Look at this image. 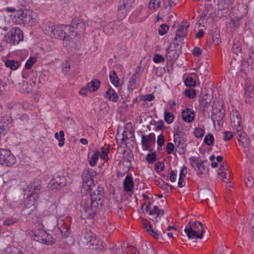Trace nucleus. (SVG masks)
Returning a JSON list of instances; mask_svg holds the SVG:
<instances>
[{"mask_svg": "<svg viewBox=\"0 0 254 254\" xmlns=\"http://www.w3.org/2000/svg\"><path fill=\"white\" fill-rule=\"evenodd\" d=\"M143 226L148 233L153 238L156 239L159 238L160 234L152 229V226L148 221H144L143 223Z\"/></svg>", "mask_w": 254, "mask_h": 254, "instance_id": "cd10ccee", "label": "nucleus"}, {"mask_svg": "<svg viewBox=\"0 0 254 254\" xmlns=\"http://www.w3.org/2000/svg\"><path fill=\"white\" fill-rule=\"evenodd\" d=\"M109 151L110 145L105 144L102 147L100 154L99 151H96L90 158H89V163L90 165L92 167L96 166L99 156L105 161H107L109 160L108 154Z\"/></svg>", "mask_w": 254, "mask_h": 254, "instance_id": "1a4fd4ad", "label": "nucleus"}, {"mask_svg": "<svg viewBox=\"0 0 254 254\" xmlns=\"http://www.w3.org/2000/svg\"><path fill=\"white\" fill-rule=\"evenodd\" d=\"M5 65L11 70H14L18 68L20 64L18 62L14 60H7L5 62Z\"/></svg>", "mask_w": 254, "mask_h": 254, "instance_id": "72a5a7b5", "label": "nucleus"}, {"mask_svg": "<svg viewBox=\"0 0 254 254\" xmlns=\"http://www.w3.org/2000/svg\"><path fill=\"white\" fill-rule=\"evenodd\" d=\"M155 170L156 172H159L163 171L164 165L163 163L161 162H157L154 165Z\"/></svg>", "mask_w": 254, "mask_h": 254, "instance_id": "052dcab7", "label": "nucleus"}, {"mask_svg": "<svg viewBox=\"0 0 254 254\" xmlns=\"http://www.w3.org/2000/svg\"><path fill=\"white\" fill-rule=\"evenodd\" d=\"M30 18V17H13V21L18 24H24V18Z\"/></svg>", "mask_w": 254, "mask_h": 254, "instance_id": "e2e57ef3", "label": "nucleus"}, {"mask_svg": "<svg viewBox=\"0 0 254 254\" xmlns=\"http://www.w3.org/2000/svg\"><path fill=\"white\" fill-rule=\"evenodd\" d=\"M212 113V119L214 124H216L217 123L219 126H222L223 124V119L225 116V111L222 108V105L219 104V108H216L213 106Z\"/></svg>", "mask_w": 254, "mask_h": 254, "instance_id": "9b49d317", "label": "nucleus"}, {"mask_svg": "<svg viewBox=\"0 0 254 254\" xmlns=\"http://www.w3.org/2000/svg\"><path fill=\"white\" fill-rule=\"evenodd\" d=\"M82 38L80 35L77 34L74 31V27L72 26L71 32L67 34L63 41L64 46L69 51L78 50L81 46Z\"/></svg>", "mask_w": 254, "mask_h": 254, "instance_id": "7ed1b4c3", "label": "nucleus"}, {"mask_svg": "<svg viewBox=\"0 0 254 254\" xmlns=\"http://www.w3.org/2000/svg\"><path fill=\"white\" fill-rule=\"evenodd\" d=\"M185 232L190 239H201L205 232L202 223L199 221L190 222L185 227Z\"/></svg>", "mask_w": 254, "mask_h": 254, "instance_id": "f03ea898", "label": "nucleus"}, {"mask_svg": "<svg viewBox=\"0 0 254 254\" xmlns=\"http://www.w3.org/2000/svg\"><path fill=\"white\" fill-rule=\"evenodd\" d=\"M205 161H200L198 166L197 167L196 170L195 171L197 172L198 174H206L208 172V168L204 164Z\"/></svg>", "mask_w": 254, "mask_h": 254, "instance_id": "473e14b6", "label": "nucleus"}, {"mask_svg": "<svg viewBox=\"0 0 254 254\" xmlns=\"http://www.w3.org/2000/svg\"><path fill=\"white\" fill-rule=\"evenodd\" d=\"M185 84L187 86L194 87L195 85V81L191 77L187 78L185 81Z\"/></svg>", "mask_w": 254, "mask_h": 254, "instance_id": "864d4df0", "label": "nucleus"}, {"mask_svg": "<svg viewBox=\"0 0 254 254\" xmlns=\"http://www.w3.org/2000/svg\"><path fill=\"white\" fill-rule=\"evenodd\" d=\"M232 51L237 55L241 51V45L238 41H234Z\"/></svg>", "mask_w": 254, "mask_h": 254, "instance_id": "8fccbe9b", "label": "nucleus"}, {"mask_svg": "<svg viewBox=\"0 0 254 254\" xmlns=\"http://www.w3.org/2000/svg\"><path fill=\"white\" fill-rule=\"evenodd\" d=\"M84 239L90 246H97L99 244V241L96 238L95 235L90 230L85 233Z\"/></svg>", "mask_w": 254, "mask_h": 254, "instance_id": "412c9836", "label": "nucleus"}, {"mask_svg": "<svg viewBox=\"0 0 254 254\" xmlns=\"http://www.w3.org/2000/svg\"><path fill=\"white\" fill-rule=\"evenodd\" d=\"M55 138L59 140V146L60 147H62L63 146H64V131L63 130H61L60 131V133H58V132H56L55 134Z\"/></svg>", "mask_w": 254, "mask_h": 254, "instance_id": "e433bc0d", "label": "nucleus"}, {"mask_svg": "<svg viewBox=\"0 0 254 254\" xmlns=\"http://www.w3.org/2000/svg\"><path fill=\"white\" fill-rule=\"evenodd\" d=\"M175 144L172 142H169L166 146V152L168 154H171L174 150Z\"/></svg>", "mask_w": 254, "mask_h": 254, "instance_id": "0e129e2a", "label": "nucleus"}, {"mask_svg": "<svg viewBox=\"0 0 254 254\" xmlns=\"http://www.w3.org/2000/svg\"><path fill=\"white\" fill-rule=\"evenodd\" d=\"M231 125L233 130L242 129V120L239 112L236 110H233L230 115Z\"/></svg>", "mask_w": 254, "mask_h": 254, "instance_id": "ddd939ff", "label": "nucleus"}, {"mask_svg": "<svg viewBox=\"0 0 254 254\" xmlns=\"http://www.w3.org/2000/svg\"><path fill=\"white\" fill-rule=\"evenodd\" d=\"M41 189V183L39 181H35L30 184L25 190L26 193L31 194H38L40 192Z\"/></svg>", "mask_w": 254, "mask_h": 254, "instance_id": "a211bd4d", "label": "nucleus"}, {"mask_svg": "<svg viewBox=\"0 0 254 254\" xmlns=\"http://www.w3.org/2000/svg\"><path fill=\"white\" fill-rule=\"evenodd\" d=\"M164 120L165 121L170 124L173 122L175 117L172 113L169 112L167 109L164 111Z\"/></svg>", "mask_w": 254, "mask_h": 254, "instance_id": "4c0bfd02", "label": "nucleus"}, {"mask_svg": "<svg viewBox=\"0 0 254 254\" xmlns=\"http://www.w3.org/2000/svg\"><path fill=\"white\" fill-rule=\"evenodd\" d=\"M164 211L163 209H159L157 205H154L152 209L148 212V214L150 216L149 219L156 223L160 219L161 217L164 215Z\"/></svg>", "mask_w": 254, "mask_h": 254, "instance_id": "f3484780", "label": "nucleus"}, {"mask_svg": "<svg viewBox=\"0 0 254 254\" xmlns=\"http://www.w3.org/2000/svg\"><path fill=\"white\" fill-rule=\"evenodd\" d=\"M134 1L135 0H120V5L118 8V14L128 15Z\"/></svg>", "mask_w": 254, "mask_h": 254, "instance_id": "4468645a", "label": "nucleus"}, {"mask_svg": "<svg viewBox=\"0 0 254 254\" xmlns=\"http://www.w3.org/2000/svg\"><path fill=\"white\" fill-rule=\"evenodd\" d=\"M68 176L64 172H58L54 176V178L50 181L48 187L49 189L54 190L57 187L65 186L68 181Z\"/></svg>", "mask_w": 254, "mask_h": 254, "instance_id": "0eeeda50", "label": "nucleus"}, {"mask_svg": "<svg viewBox=\"0 0 254 254\" xmlns=\"http://www.w3.org/2000/svg\"><path fill=\"white\" fill-rule=\"evenodd\" d=\"M200 161L198 157H196L195 156L190 157L189 158V161L190 165L191 167L193 168L194 170H196L197 167L199 164Z\"/></svg>", "mask_w": 254, "mask_h": 254, "instance_id": "a19ab883", "label": "nucleus"}, {"mask_svg": "<svg viewBox=\"0 0 254 254\" xmlns=\"http://www.w3.org/2000/svg\"><path fill=\"white\" fill-rule=\"evenodd\" d=\"M245 183L247 187L251 188L253 187L254 181L252 176H249L245 179Z\"/></svg>", "mask_w": 254, "mask_h": 254, "instance_id": "5fc2aeb1", "label": "nucleus"}, {"mask_svg": "<svg viewBox=\"0 0 254 254\" xmlns=\"http://www.w3.org/2000/svg\"><path fill=\"white\" fill-rule=\"evenodd\" d=\"M179 54L174 47L169 46L166 50V58L169 61H173L177 59Z\"/></svg>", "mask_w": 254, "mask_h": 254, "instance_id": "b1692460", "label": "nucleus"}, {"mask_svg": "<svg viewBox=\"0 0 254 254\" xmlns=\"http://www.w3.org/2000/svg\"><path fill=\"white\" fill-rule=\"evenodd\" d=\"M73 24L75 26L76 29H78L79 30L80 29L83 30L85 27V23L81 20H80L77 23H76V21H74Z\"/></svg>", "mask_w": 254, "mask_h": 254, "instance_id": "69168bd1", "label": "nucleus"}, {"mask_svg": "<svg viewBox=\"0 0 254 254\" xmlns=\"http://www.w3.org/2000/svg\"><path fill=\"white\" fill-rule=\"evenodd\" d=\"M245 101L246 103L252 104L254 103V93L248 90H245Z\"/></svg>", "mask_w": 254, "mask_h": 254, "instance_id": "f704fd0d", "label": "nucleus"}, {"mask_svg": "<svg viewBox=\"0 0 254 254\" xmlns=\"http://www.w3.org/2000/svg\"><path fill=\"white\" fill-rule=\"evenodd\" d=\"M155 142V135L153 133H150L147 135H142L141 144L142 149L144 150H150L152 144Z\"/></svg>", "mask_w": 254, "mask_h": 254, "instance_id": "dca6fc26", "label": "nucleus"}, {"mask_svg": "<svg viewBox=\"0 0 254 254\" xmlns=\"http://www.w3.org/2000/svg\"><path fill=\"white\" fill-rule=\"evenodd\" d=\"M212 100V96L210 95L205 94L202 95L199 100L200 108L203 111H206L210 105Z\"/></svg>", "mask_w": 254, "mask_h": 254, "instance_id": "aec40b11", "label": "nucleus"}, {"mask_svg": "<svg viewBox=\"0 0 254 254\" xmlns=\"http://www.w3.org/2000/svg\"><path fill=\"white\" fill-rule=\"evenodd\" d=\"M6 41L13 45H17L23 40L22 31L18 28H12L5 36Z\"/></svg>", "mask_w": 254, "mask_h": 254, "instance_id": "6e6552de", "label": "nucleus"}, {"mask_svg": "<svg viewBox=\"0 0 254 254\" xmlns=\"http://www.w3.org/2000/svg\"><path fill=\"white\" fill-rule=\"evenodd\" d=\"M190 25V23L188 21H182L176 31V36L174 40L180 42L183 41L184 38L187 36L188 29Z\"/></svg>", "mask_w": 254, "mask_h": 254, "instance_id": "f8f14e48", "label": "nucleus"}, {"mask_svg": "<svg viewBox=\"0 0 254 254\" xmlns=\"http://www.w3.org/2000/svg\"><path fill=\"white\" fill-rule=\"evenodd\" d=\"M183 139L180 136L178 132L174 133V142L176 147L178 148L182 147V141Z\"/></svg>", "mask_w": 254, "mask_h": 254, "instance_id": "79ce46f5", "label": "nucleus"}, {"mask_svg": "<svg viewBox=\"0 0 254 254\" xmlns=\"http://www.w3.org/2000/svg\"><path fill=\"white\" fill-rule=\"evenodd\" d=\"M214 140V138L212 134H207L204 139V142L207 145H211L213 144Z\"/></svg>", "mask_w": 254, "mask_h": 254, "instance_id": "a18cd8bd", "label": "nucleus"}, {"mask_svg": "<svg viewBox=\"0 0 254 254\" xmlns=\"http://www.w3.org/2000/svg\"><path fill=\"white\" fill-rule=\"evenodd\" d=\"M231 252L229 249L223 245L218 247L215 254H231Z\"/></svg>", "mask_w": 254, "mask_h": 254, "instance_id": "ea45409f", "label": "nucleus"}, {"mask_svg": "<svg viewBox=\"0 0 254 254\" xmlns=\"http://www.w3.org/2000/svg\"><path fill=\"white\" fill-rule=\"evenodd\" d=\"M123 84V82L120 79L117 73L114 71H112V84L115 87L119 88V93H120L122 89Z\"/></svg>", "mask_w": 254, "mask_h": 254, "instance_id": "c85d7f7f", "label": "nucleus"}, {"mask_svg": "<svg viewBox=\"0 0 254 254\" xmlns=\"http://www.w3.org/2000/svg\"><path fill=\"white\" fill-rule=\"evenodd\" d=\"M234 130L236 131L235 132V134L236 135V137L239 142L246 137V133L243 131V127H242V129H241L240 131L238 130Z\"/></svg>", "mask_w": 254, "mask_h": 254, "instance_id": "49530a36", "label": "nucleus"}, {"mask_svg": "<svg viewBox=\"0 0 254 254\" xmlns=\"http://www.w3.org/2000/svg\"><path fill=\"white\" fill-rule=\"evenodd\" d=\"M31 237L34 241L48 245L54 243L52 236L42 229H38L33 232Z\"/></svg>", "mask_w": 254, "mask_h": 254, "instance_id": "423d86ee", "label": "nucleus"}, {"mask_svg": "<svg viewBox=\"0 0 254 254\" xmlns=\"http://www.w3.org/2000/svg\"><path fill=\"white\" fill-rule=\"evenodd\" d=\"M227 165L226 163H223L220 166L219 169L217 171V174L219 176H220V175L222 173H224V172H227Z\"/></svg>", "mask_w": 254, "mask_h": 254, "instance_id": "3c124183", "label": "nucleus"}, {"mask_svg": "<svg viewBox=\"0 0 254 254\" xmlns=\"http://www.w3.org/2000/svg\"><path fill=\"white\" fill-rule=\"evenodd\" d=\"M194 135L197 138H202L204 134V130L201 127H196L193 131Z\"/></svg>", "mask_w": 254, "mask_h": 254, "instance_id": "c03bdc74", "label": "nucleus"}, {"mask_svg": "<svg viewBox=\"0 0 254 254\" xmlns=\"http://www.w3.org/2000/svg\"><path fill=\"white\" fill-rule=\"evenodd\" d=\"M11 119L7 116L2 117L0 126V134H4L9 130L11 125Z\"/></svg>", "mask_w": 254, "mask_h": 254, "instance_id": "6ab92c4d", "label": "nucleus"}, {"mask_svg": "<svg viewBox=\"0 0 254 254\" xmlns=\"http://www.w3.org/2000/svg\"><path fill=\"white\" fill-rule=\"evenodd\" d=\"M240 142L241 143L242 146L244 147L245 150L247 148H248L250 145V140L246 137L241 140Z\"/></svg>", "mask_w": 254, "mask_h": 254, "instance_id": "bf43d9fd", "label": "nucleus"}, {"mask_svg": "<svg viewBox=\"0 0 254 254\" xmlns=\"http://www.w3.org/2000/svg\"><path fill=\"white\" fill-rule=\"evenodd\" d=\"M182 116L185 122L190 123L194 118V113L192 109L187 108L183 111Z\"/></svg>", "mask_w": 254, "mask_h": 254, "instance_id": "5701e85b", "label": "nucleus"}, {"mask_svg": "<svg viewBox=\"0 0 254 254\" xmlns=\"http://www.w3.org/2000/svg\"><path fill=\"white\" fill-rule=\"evenodd\" d=\"M237 10L238 13H236L237 15H240V16H245L248 12V7L247 5L244 4H239Z\"/></svg>", "mask_w": 254, "mask_h": 254, "instance_id": "c9c22d12", "label": "nucleus"}, {"mask_svg": "<svg viewBox=\"0 0 254 254\" xmlns=\"http://www.w3.org/2000/svg\"><path fill=\"white\" fill-rule=\"evenodd\" d=\"M239 19L234 17V18H231L230 21L228 23V25L230 27H235L239 24Z\"/></svg>", "mask_w": 254, "mask_h": 254, "instance_id": "13d9d810", "label": "nucleus"}, {"mask_svg": "<svg viewBox=\"0 0 254 254\" xmlns=\"http://www.w3.org/2000/svg\"><path fill=\"white\" fill-rule=\"evenodd\" d=\"M100 82L98 80H93L88 83L87 85V88L90 92L96 91L100 87Z\"/></svg>", "mask_w": 254, "mask_h": 254, "instance_id": "7c9ffc66", "label": "nucleus"}, {"mask_svg": "<svg viewBox=\"0 0 254 254\" xmlns=\"http://www.w3.org/2000/svg\"><path fill=\"white\" fill-rule=\"evenodd\" d=\"M179 0H170V2L176 4ZM160 0H150L148 7L150 9H155L160 6Z\"/></svg>", "mask_w": 254, "mask_h": 254, "instance_id": "2f4dec72", "label": "nucleus"}, {"mask_svg": "<svg viewBox=\"0 0 254 254\" xmlns=\"http://www.w3.org/2000/svg\"><path fill=\"white\" fill-rule=\"evenodd\" d=\"M233 136V133L231 131H225L224 132V140L225 141L230 140Z\"/></svg>", "mask_w": 254, "mask_h": 254, "instance_id": "680f3d73", "label": "nucleus"}, {"mask_svg": "<svg viewBox=\"0 0 254 254\" xmlns=\"http://www.w3.org/2000/svg\"><path fill=\"white\" fill-rule=\"evenodd\" d=\"M123 186L124 190L126 191H131L133 188V180L132 177L129 175L127 176L124 181Z\"/></svg>", "mask_w": 254, "mask_h": 254, "instance_id": "a878e982", "label": "nucleus"}, {"mask_svg": "<svg viewBox=\"0 0 254 254\" xmlns=\"http://www.w3.org/2000/svg\"><path fill=\"white\" fill-rule=\"evenodd\" d=\"M95 187L92 190H85L89 191V195L83 196L79 205L82 217L85 219L93 218L99 207L102 205L101 196L103 189L96 185Z\"/></svg>", "mask_w": 254, "mask_h": 254, "instance_id": "f257e3e1", "label": "nucleus"}, {"mask_svg": "<svg viewBox=\"0 0 254 254\" xmlns=\"http://www.w3.org/2000/svg\"><path fill=\"white\" fill-rule=\"evenodd\" d=\"M242 65L247 66V67H250L252 69L254 70V58L250 57L247 61L242 63Z\"/></svg>", "mask_w": 254, "mask_h": 254, "instance_id": "37998d69", "label": "nucleus"}, {"mask_svg": "<svg viewBox=\"0 0 254 254\" xmlns=\"http://www.w3.org/2000/svg\"><path fill=\"white\" fill-rule=\"evenodd\" d=\"M36 59L33 57H30L26 62L25 67L27 69L31 68L33 64L36 62Z\"/></svg>", "mask_w": 254, "mask_h": 254, "instance_id": "603ef678", "label": "nucleus"}, {"mask_svg": "<svg viewBox=\"0 0 254 254\" xmlns=\"http://www.w3.org/2000/svg\"><path fill=\"white\" fill-rule=\"evenodd\" d=\"M38 198L37 194H31L27 193V196L25 199V205L27 208H30L35 204Z\"/></svg>", "mask_w": 254, "mask_h": 254, "instance_id": "bb28decb", "label": "nucleus"}, {"mask_svg": "<svg viewBox=\"0 0 254 254\" xmlns=\"http://www.w3.org/2000/svg\"><path fill=\"white\" fill-rule=\"evenodd\" d=\"M153 61L155 64H159L164 62L165 58L162 55L158 54H154L153 56Z\"/></svg>", "mask_w": 254, "mask_h": 254, "instance_id": "09e8293b", "label": "nucleus"}, {"mask_svg": "<svg viewBox=\"0 0 254 254\" xmlns=\"http://www.w3.org/2000/svg\"><path fill=\"white\" fill-rule=\"evenodd\" d=\"M169 30V26L165 24H161L158 28V33L160 35L163 36L167 33Z\"/></svg>", "mask_w": 254, "mask_h": 254, "instance_id": "de8ad7c7", "label": "nucleus"}, {"mask_svg": "<svg viewBox=\"0 0 254 254\" xmlns=\"http://www.w3.org/2000/svg\"><path fill=\"white\" fill-rule=\"evenodd\" d=\"M97 174L96 171L92 169L86 168L84 170L82 175V190H92L94 188H96L95 185L93 183V177L96 176Z\"/></svg>", "mask_w": 254, "mask_h": 254, "instance_id": "39448f33", "label": "nucleus"}, {"mask_svg": "<svg viewBox=\"0 0 254 254\" xmlns=\"http://www.w3.org/2000/svg\"><path fill=\"white\" fill-rule=\"evenodd\" d=\"M145 160L149 164L154 163L157 160L156 151L148 153L146 155Z\"/></svg>", "mask_w": 254, "mask_h": 254, "instance_id": "58836bf2", "label": "nucleus"}, {"mask_svg": "<svg viewBox=\"0 0 254 254\" xmlns=\"http://www.w3.org/2000/svg\"><path fill=\"white\" fill-rule=\"evenodd\" d=\"M185 95L190 98H193L196 95L195 91L193 89H187L185 91Z\"/></svg>", "mask_w": 254, "mask_h": 254, "instance_id": "6e6d98bb", "label": "nucleus"}, {"mask_svg": "<svg viewBox=\"0 0 254 254\" xmlns=\"http://www.w3.org/2000/svg\"><path fill=\"white\" fill-rule=\"evenodd\" d=\"M234 1V0H218V9L217 15L227 16L229 8Z\"/></svg>", "mask_w": 254, "mask_h": 254, "instance_id": "2eb2a0df", "label": "nucleus"}, {"mask_svg": "<svg viewBox=\"0 0 254 254\" xmlns=\"http://www.w3.org/2000/svg\"><path fill=\"white\" fill-rule=\"evenodd\" d=\"M157 143L159 146H162L164 143V137L163 134H160L157 140Z\"/></svg>", "mask_w": 254, "mask_h": 254, "instance_id": "774afa93", "label": "nucleus"}, {"mask_svg": "<svg viewBox=\"0 0 254 254\" xmlns=\"http://www.w3.org/2000/svg\"><path fill=\"white\" fill-rule=\"evenodd\" d=\"M200 10L202 12V13H201V16H206L208 14L209 16H212L213 8L211 4H207L204 6H201Z\"/></svg>", "mask_w": 254, "mask_h": 254, "instance_id": "c756f323", "label": "nucleus"}, {"mask_svg": "<svg viewBox=\"0 0 254 254\" xmlns=\"http://www.w3.org/2000/svg\"><path fill=\"white\" fill-rule=\"evenodd\" d=\"M177 177V172L174 170H172L170 174V180L172 182H175L176 181Z\"/></svg>", "mask_w": 254, "mask_h": 254, "instance_id": "338daca9", "label": "nucleus"}, {"mask_svg": "<svg viewBox=\"0 0 254 254\" xmlns=\"http://www.w3.org/2000/svg\"><path fill=\"white\" fill-rule=\"evenodd\" d=\"M51 29L50 36L52 38L64 40L67 34L71 32L72 26L70 25H61L59 26L53 25L50 24Z\"/></svg>", "mask_w": 254, "mask_h": 254, "instance_id": "20e7f679", "label": "nucleus"}, {"mask_svg": "<svg viewBox=\"0 0 254 254\" xmlns=\"http://www.w3.org/2000/svg\"><path fill=\"white\" fill-rule=\"evenodd\" d=\"M229 172H224V173H222L219 178L223 182L228 183L229 182V175L228 174Z\"/></svg>", "mask_w": 254, "mask_h": 254, "instance_id": "4d7b16f0", "label": "nucleus"}, {"mask_svg": "<svg viewBox=\"0 0 254 254\" xmlns=\"http://www.w3.org/2000/svg\"><path fill=\"white\" fill-rule=\"evenodd\" d=\"M57 226L64 237H67L69 234L68 226L62 219L57 220Z\"/></svg>", "mask_w": 254, "mask_h": 254, "instance_id": "4be33fe9", "label": "nucleus"}, {"mask_svg": "<svg viewBox=\"0 0 254 254\" xmlns=\"http://www.w3.org/2000/svg\"><path fill=\"white\" fill-rule=\"evenodd\" d=\"M16 162L15 157L9 150L0 148V164L5 166H11L14 165Z\"/></svg>", "mask_w": 254, "mask_h": 254, "instance_id": "9d476101", "label": "nucleus"}, {"mask_svg": "<svg viewBox=\"0 0 254 254\" xmlns=\"http://www.w3.org/2000/svg\"><path fill=\"white\" fill-rule=\"evenodd\" d=\"M140 74L138 72H136L131 76L128 85V87L130 90H133L137 87L139 81Z\"/></svg>", "mask_w": 254, "mask_h": 254, "instance_id": "393cba45", "label": "nucleus"}]
</instances>
